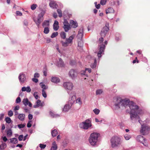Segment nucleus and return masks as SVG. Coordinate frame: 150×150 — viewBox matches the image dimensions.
I'll list each match as a JSON object with an SVG mask.
<instances>
[{
    "mask_svg": "<svg viewBox=\"0 0 150 150\" xmlns=\"http://www.w3.org/2000/svg\"><path fill=\"white\" fill-rule=\"evenodd\" d=\"M93 64H94V67H92V66H91V67L92 68H95L96 67V59L94 60Z\"/></svg>",
    "mask_w": 150,
    "mask_h": 150,
    "instance_id": "obj_59",
    "label": "nucleus"
},
{
    "mask_svg": "<svg viewBox=\"0 0 150 150\" xmlns=\"http://www.w3.org/2000/svg\"><path fill=\"white\" fill-rule=\"evenodd\" d=\"M10 140V142L11 143L16 144L18 142V140L17 139L15 138L11 139Z\"/></svg>",
    "mask_w": 150,
    "mask_h": 150,
    "instance_id": "obj_30",
    "label": "nucleus"
},
{
    "mask_svg": "<svg viewBox=\"0 0 150 150\" xmlns=\"http://www.w3.org/2000/svg\"><path fill=\"white\" fill-rule=\"evenodd\" d=\"M103 92V91L102 89H98L96 90V94L97 95H100Z\"/></svg>",
    "mask_w": 150,
    "mask_h": 150,
    "instance_id": "obj_38",
    "label": "nucleus"
},
{
    "mask_svg": "<svg viewBox=\"0 0 150 150\" xmlns=\"http://www.w3.org/2000/svg\"><path fill=\"white\" fill-rule=\"evenodd\" d=\"M51 134L53 137L56 136L58 134V132L57 130L56 129H54L52 130L51 131Z\"/></svg>",
    "mask_w": 150,
    "mask_h": 150,
    "instance_id": "obj_27",
    "label": "nucleus"
},
{
    "mask_svg": "<svg viewBox=\"0 0 150 150\" xmlns=\"http://www.w3.org/2000/svg\"><path fill=\"white\" fill-rule=\"evenodd\" d=\"M72 105L68 103L67 104H66L65 105L63 109V111L64 112L68 111L71 108Z\"/></svg>",
    "mask_w": 150,
    "mask_h": 150,
    "instance_id": "obj_15",
    "label": "nucleus"
},
{
    "mask_svg": "<svg viewBox=\"0 0 150 150\" xmlns=\"http://www.w3.org/2000/svg\"><path fill=\"white\" fill-rule=\"evenodd\" d=\"M8 136H11L12 135V132L11 129H9L6 132Z\"/></svg>",
    "mask_w": 150,
    "mask_h": 150,
    "instance_id": "obj_36",
    "label": "nucleus"
},
{
    "mask_svg": "<svg viewBox=\"0 0 150 150\" xmlns=\"http://www.w3.org/2000/svg\"><path fill=\"white\" fill-rule=\"evenodd\" d=\"M128 105L131 110L130 114L131 119L133 120L134 118L137 119H139V117L138 114H141L142 110L139 109V107L138 105H136L132 101H130L129 99H122L120 98H117L114 105L115 109L118 110L120 109L121 107L124 106L125 107Z\"/></svg>",
    "mask_w": 150,
    "mask_h": 150,
    "instance_id": "obj_1",
    "label": "nucleus"
},
{
    "mask_svg": "<svg viewBox=\"0 0 150 150\" xmlns=\"http://www.w3.org/2000/svg\"><path fill=\"white\" fill-rule=\"evenodd\" d=\"M97 3L96 2H95V4H96V7L97 9H99L100 8V4H98V5H97Z\"/></svg>",
    "mask_w": 150,
    "mask_h": 150,
    "instance_id": "obj_58",
    "label": "nucleus"
},
{
    "mask_svg": "<svg viewBox=\"0 0 150 150\" xmlns=\"http://www.w3.org/2000/svg\"><path fill=\"white\" fill-rule=\"evenodd\" d=\"M63 86L65 88L70 90H72L74 86L73 83L70 82H67L64 83Z\"/></svg>",
    "mask_w": 150,
    "mask_h": 150,
    "instance_id": "obj_8",
    "label": "nucleus"
},
{
    "mask_svg": "<svg viewBox=\"0 0 150 150\" xmlns=\"http://www.w3.org/2000/svg\"><path fill=\"white\" fill-rule=\"evenodd\" d=\"M37 5L36 4H33L31 6V9L33 10H34L37 7Z\"/></svg>",
    "mask_w": 150,
    "mask_h": 150,
    "instance_id": "obj_41",
    "label": "nucleus"
},
{
    "mask_svg": "<svg viewBox=\"0 0 150 150\" xmlns=\"http://www.w3.org/2000/svg\"><path fill=\"white\" fill-rule=\"evenodd\" d=\"M23 135H20L18 138V140L20 141H22L23 139Z\"/></svg>",
    "mask_w": 150,
    "mask_h": 150,
    "instance_id": "obj_53",
    "label": "nucleus"
},
{
    "mask_svg": "<svg viewBox=\"0 0 150 150\" xmlns=\"http://www.w3.org/2000/svg\"><path fill=\"white\" fill-rule=\"evenodd\" d=\"M37 94V92H35L34 93V96L35 98L37 99H38V95Z\"/></svg>",
    "mask_w": 150,
    "mask_h": 150,
    "instance_id": "obj_57",
    "label": "nucleus"
},
{
    "mask_svg": "<svg viewBox=\"0 0 150 150\" xmlns=\"http://www.w3.org/2000/svg\"><path fill=\"white\" fill-rule=\"evenodd\" d=\"M21 102V99L20 97H18L16 100V103H19Z\"/></svg>",
    "mask_w": 150,
    "mask_h": 150,
    "instance_id": "obj_49",
    "label": "nucleus"
},
{
    "mask_svg": "<svg viewBox=\"0 0 150 150\" xmlns=\"http://www.w3.org/2000/svg\"><path fill=\"white\" fill-rule=\"evenodd\" d=\"M114 11L113 9L111 8H109L106 10V14L113 13Z\"/></svg>",
    "mask_w": 150,
    "mask_h": 150,
    "instance_id": "obj_28",
    "label": "nucleus"
},
{
    "mask_svg": "<svg viewBox=\"0 0 150 150\" xmlns=\"http://www.w3.org/2000/svg\"><path fill=\"white\" fill-rule=\"evenodd\" d=\"M36 103L39 106H42V104L41 103V101L40 100H37Z\"/></svg>",
    "mask_w": 150,
    "mask_h": 150,
    "instance_id": "obj_44",
    "label": "nucleus"
},
{
    "mask_svg": "<svg viewBox=\"0 0 150 150\" xmlns=\"http://www.w3.org/2000/svg\"><path fill=\"white\" fill-rule=\"evenodd\" d=\"M93 112L96 115H98L99 113L100 110L97 108H95L93 110Z\"/></svg>",
    "mask_w": 150,
    "mask_h": 150,
    "instance_id": "obj_39",
    "label": "nucleus"
},
{
    "mask_svg": "<svg viewBox=\"0 0 150 150\" xmlns=\"http://www.w3.org/2000/svg\"><path fill=\"white\" fill-rule=\"evenodd\" d=\"M137 139L138 141L142 143L144 146H147L148 145L147 143L146 142V139L142 136L141 135L138 136L137 137Z\"/></svg>",
    "mask_w": 150,
    "mask_h": 150,
    "instance_id": "obj_9",
    "label": "nucleus"
},
{
    "mask_svg": "<svg viewBox=\"0 0 150 150\" xmlns=\"http://www.w3.org/2000/svg\"><path fill=\"white\" fill-rule=\"evenodd\" d=\"M16 14L17 15L21 16L22 15V13L19 11H16Z\"/></svg>",
    "mask_w": 150,
    "mask_h": 150,
    "instance_id": "obj_54",
    "label": "nucleus"
},
{
    "mask_svg": "<svg viewBox=\"0 0 150 150\" xmlns=\"http://www.w3.org/2000/svg\"><path fill=\"white\" fill-rule=\"evenodd\" d=\"M109 30V26L108 24H106L105 26H104L102 29L101 33L100 35L102 37H105L107 33Z\"/></svg>",
    "mask_w": 150,
    "mask_h": 150,
    "instance_id": "obj_7",
    "label": "nucleus"
},
{
    "mask_svg": "<svg viewBox=\"0 0 150 150\" xmlns=\"http://www.w3.org/2000/svg\"><path fill=\"white\" fill-rule=\"evenodd\" d=\"M42 94L44 98H45L47 97V96L45 90H44V89H42Z\"/></svg>",
    "mask_w": 150,
    "mask_h": 150,
    "instance_id": "obj_42",
    "label": "nucleus"
},
{
    "mask_svg": "<svg viewBox=\"0 0 150 150\" xmlns=\"http://www.w3.org/2000/svg\"><path fill=\"white\" fill-rule=\"evenodd\" d=\"M99 46V51L98 53V56L99 57H101V54L102 53V52H104L105 50V46L104 44H102Z\"/></svg>",
    "mask_w": 150,
    "mask_h": 150,
    "instance_id": "obj_12",
    "label": "nucleus"
},
{
    "mask_svg": "<svg viewBox=\"0 0 150 150\" xmlns=\"http://www.w3.org/2000/svg\"><path fill=\"white\" fill-rule=\"evenodd\" d=\"M18 126L19 128H23L25 126L24 124H19L18 125Z\"/></svg>",
    "mask_w": 150,
    "mask_h": 150,
    "instance_id": "obj_51",
    "label": "nucleus"
},
{
    "mask_svg": "<svg viewBox=\"0 0 150 150\" xmlns=\"http://www.w3.org/2000/svg\"><path fill=\"white\" fill-rule=\"evenodd\" d=\"M74 38L73 35L70 36L68 38H67L65 42L63 41L61 42L62 45L64 47H67L68 46L69 44L71 43L72 42V40Z\"/></svg>",
    "mask_w": 150,
    "mask_h": 150,
    "instance_id": "obj_6",
    "label": "nucleus"
},
{
    "mask_svg": "<svg viewBox=\"0 0 150 150\" xmlns=\"http://www.w3.org/2000/svg\"><path fill=\"white\" fill-rule=\"evenodd\" d=\"M64 25H67L69 24V23L68 22L67 20L66 19H64V22H63Z\"/></svg>",
    "mask_w": 150,
    "mask_h": 150,
    "instance_id": "obj_50",
    "label": "nucleus"
},
{
    "mask_svg": "<svg viewBox=\"0 0 150 150\" xmlns=\"http://www.w3.org/2000/svg\"><path fill=\"white\" fill-rule=\"evenodd\" d=\"M50 114L51 115V116L53 118L59 116V115L57 114H55L53 113V112L51 111L50 112Z\"/></svg>",
    "mask_w": 150,
    "mask_h": 150,
    "instance_id": "obj_32",
    "label": "nucleus"
},
{
    "mask_svg": "<svg viewBox=\"0 0 150 150\" xmlns=\"http://www.w3.org/2000/svg\"><path fill=\"white\" fill-rule=\"evenodd\" d=\"M40 85L41 87L44 89V90L46 89L47 88V87L46 86L45 84H43L42 83H40Z\"/></svg>",
    "mask_w": 150,
    "mask_h": 150,
    "instance_id": "obj_34",
    "label": "nucleus"
},
{
    "mask_svg": "<svg viewBox=\"0 0 150 150\" xmlns=\"http://www.w3.org/2000/svg\"><path fill=\"white\" fill-rule=\"evenodd\" d=\"M112 147L114 148L119 146L121 143V139L117 136L112 137L110 140Z\"/></svg>",
    "mask_w": 150,
    "mask_h": 150,
    "instance_id": "obj_2",
    "label": "nucleus"
},
{
    "mask_svg": "<svg viewBox=\"0 0 150 150\" xmlns=\"http://www.w3.org/2000/svg\"><path fill=\"white\" fill-rule=\"evenodd\" d=\"M100 134L99 133L94 132L91 134L89 138L98 141V137L100 136Z\"/></svg>",
    "mask_w": 150,
    "mask_h": 150,
    "instance_id": "obj_13",
    "label": "nucleus"
},
{
    "mask_svg": "<svg viewBox=\"0 0 150 150\" xmlns=\"http://www.w3.org/2000/svg\"><path fill=\"white\" fill-rule=\"evenodd\" d=\"M50 31L48 27H45L44 30V33L45 34H48Z\"/></svg>",
    "mask_w": 150,
    "mask_h": 150,
    "instance_id": "obj_35",
    "label": "nucleus"
},
{
    "mask_svg": "<svg viewBox=\"0 0 150 150\" xmlns=\"http://www.w3.org/2000/svg\"><path fill=\"white\" fill-rule=\"evenodd\" d=\"M49 5L50 7L54 8H57V4L54 1H50L49 4Z\"/></svg>",
    "mask_w": 150,
    "mask_h": 150,
    "instance_id": "obj_18",
    "label": "nucleus"
},
{
    "mask_svg": "<svg viewBox=\"0 0 150 150\" xmlns=\"http://www.w3.org/2000/svg\"><path fill=\"white\" fill-rule=\"evenodd\" d=\"M28 119L30 120H31L33 118V115L31 114H29L28 116Z\"/></svg>",
    "mask_w": 150,
    "mask_h": 150,
    "instance_id": "obj_64",
    "label": "nucleus"
},
{
    "mask_svg": "<svg viewBox=\"0 0 150 150\" xmlns=\"http://www.w3.org/2000/svg\"><path fill=\"white\" fill-rule=\"evenodd\" d=\"M76 99V97L75 95H73L71 96V97L70 98L68 103L71 105L74 103Z\"/></svg>",
    "mask_w": 150,
    "mask_h": 150,
    "instance_id": "obj_17",
    "label": "nucleus"
},
{
    "mask_svg": "<svg viewBox=\"0 0 150 150\" xmlns=\"http://www.w3.org/2000/svg\"><path fill=\"white\" fill-rule=\"evenodd\" d=\"M63 28L65 32H67L70 29V25L69 24L64 25Z\"/></svg>",
    "mask_w": 150,
    "mask_h": 150,
    "instance_id": "obj_26",
    "label": "nucleus"
},
{
    "mask_svg": "<svg viewBox=\"0 0 150 150\" xmlns=\"http://www.w3.org/2000/svg\"><path fill=\"white\" fill-rule=\"evenodd\" d=\"M106 0H101L100 4L102 5H104L106 4Z\"/></svg>",
    "mask_w": 150,
    "mask_h": 150,
    "instance_id": "obj_46",
    "label": "nucleus"
},
{
    "mask_svg": "<svg viewBox=\"0 0 150 150\" xmlns=\"http://www.w3.org/2000/svg\"><path fill=\"white\" fill-rule=\"evenodd\" d=\"M61 38L63 39H65L66 38V33L64 32H62L60 34Z\"/></svg>",
    "mask_w": 150,
    "mask_h": 150,
    "instance_id": "obj_31",
    "label": "nucleus"
},
{
    "mask_svg": "<svg viewBox=\"0 0 150 150\" xmlns=\"http://www.w3.org/2000/svg\"><path fill=\"white\" fill-rule=\"evenodd\" d=\"M124 137L126 140H128L131 138V137L129 135L126 134L124 136Z\"/></svg>",
    "mask_w": 150,
    "mask_h": 150,
    "instance_id": "obj_45",
    "label": "nucleus"
},
{
    "mask_svg": "<svg viewBox=\"0 0 150 150\" xmlns=\"http://www.w3.org/2000/svg\"><path fill=\"white\" fill-rule=\"evenodd\" d=\"M23 103L25 106L28 105L30 107H31L32 106V103L29 101L28 99L27 98L24 99L23 100Z\"/></svg>",
    "mask_w": 150,
    "mask_h": 150,
    "instance_id": "obj_14",
    "label": "nucleus"
},
{
    "mask_svg": "<svg viewBox=\"0 0 150 150\" xmlns=\"http://www.w3.org/2000/svg\"><path fill=\"white\" fill-rule=\"evenodd\" d=\"M57 146L56 142H54L52 144V146L50 150H57Z\"/></svg>",
    "mask_w": 150,
    "mask_h": 150,
    "instance_id": "obj_23",
    "label": "nucleus"
},
{
    "mask_svg": "<svg viewBox=\"0 0 150 150\" xmlns=\"http://www.w3.org/2000/svg\"><path fill=\"white\" fill-rule=\"evenodd\" d=\"M70 23L72 25L73 28H76L77 27L78 24L76 21H75L73 20H71L70 21Z\"/></svg>",
    "mask_w": 150,
    "mask_h": 150,
    "instance_id": "obj_21",
    "label": "nucleus"
},
{
    "mask_svg": "<svg viewBox=\"0 0 150 150\" xmlns=\"http://www.w3.org/2000/svg\"><path fill=\"white\" fill-rule=\"evenodd\" d=\"M18 79L20 82L22 83L25 82L26 79V77L25 74L21 73L19 76Z\"/></svg>",
    "mask_w": 150,
    "mask_h": 150,
    "instance_id": "obj_11",
    "label": "nucleus"
},
{
    "mask_svg": "<svg viewBox=\"0 0 150 150\" xmlns=\"http://www.w3.org/2000/svg\"><path fill=\"white\" fill-rule=\"evenodd\" d=\"M26 91L27 92H30L31 91V89L30 88L29 86H28L26 88Z\"/></svg>",
    "mask_w": 150,
    "mask_h": 150,
    "instance_id": "obj_55",
    "label": "nucleus"
},
{
    "mask_svg": "<svg viewBox=\"0 0 150 150\" xmlns=\"http://www.w3.org/2000/svg\"><path fill=\"white\" fill-rule=\"evenodd\" d=\"M51 81L52 82L55 83H57L60 82V79L57 77H52L51 78Z\"/></svg>",
    "mask_w": 150,
    "mask_h": 150,
    "instance_id": "obj_16",
    "label": "nucleus"
},
{
    "mask_svg": "<svg viewBox=\"0 0 150 150\" xmlns=\"http://www.w3.org/2000/svg\"><path fill=\"white\" fill-rule=\"evenodd\" d=\"M69 77L74 79L76 76L77 73L75 70L71 69L69 72Z\"/></svg>",
    "mask_w": 150,
    "mask_h": 150,
    "instance_id": "obj_10",
    "label": "nucleus"
},
{
    "mask_svg": "<svg viewBox=\"0 0 150 150\" xmlns=\"http://www.w3.org/2000/svg\"><path fill=\"white\" fill-rule=\"evenodd\" d=\"M46 145L40 144V147L41 149H44L46 147Z\"/></svg>",
    "mask_w": 150,
    "mask_h": 150,
    "instance_id": "obj_52",
    "label": "nucleus"
},
{
    "mask_svg": "<svg viewBox=\"0 0 150 150\" xmlns=\"http://www.w3.org/2000/svg\"><path fill=\"white\" fill-rule=\"evenodd\" d=\"M4 114L3 113L1 114L0 116V120H1L3 118Z\"/></svg>",
    "mask_w": 150,
    "mask_h": 150,
    "instance_id": "obj_63",
    "label": "nucleus"
},
{
    "mask_svg": "<svg viewBox=\"0 0 150 150\" xmlns=\"http://www.w3.org/2000/svg\"><path fill=\"white\" fill-rule=\"evenodd\" d=\"M45 11H42L40 14L38 15V17L37 20H34L35 22V23L36 24L38 27L42 21L43 19V16L45 13Z\"/></svg>",
    "mask_w": 150,
    "mask_h": 150,
    "instance_id": "obj_4",
    "label": "nucleus"
},
{
    "mask_svg": "<svg viewBox=\"0 0 150 150\" xmlns=\"http://www.w3.org/2000/svg\"><path fill=\"white\" fill-rule=\"evenodd\" d=\"M150 130V127L145 125H142L140 132L143 135L147 134Z\"/></svg>",
    "mask_w": 150,
    "mask_h": 150,
    "instance_id": "obj_5",
    "label": "nucleus"
},
{
    "mask_svg": "<svg viewBox=\"0 0 150 150\" xmlns=\"http://www.w3.org/2000/svg\"><path fill=\"white\" fill-rule=\"evenodd\" d=\"M25 115L24 114H20L19 115L18 118L21 121H23L24 120Z\"/></svg>",
    "mask_w": 150,
    "mask_h": 150,
    "instance_id": "obj_24",
    "label": "nucleus"
},
{
    "mask_svg": "<svg viewBox=\"0 0 150 150\" xmlns=\"http://www.w3.org/2000/svg\"><path fill=\"white\" fill-rule=\"evenodd\" d=\"M13 113L11 110H10L8 112V115L9 117H11L13 115Z\"/></svg>",
    "mask_w": 150,
    "mask_h": 150,
    "instance_id": "obj_48",
    "label": "nucleus"
},
{
    "mask_svg": "<svg viewBox=\"0 0 150 150\" xmlns=\"http://www.w3.org/2000/svg\"><path fill=\"white\" fill-rule=\"evenodd\" d=\"M76 103H79L80 104H82V102L81 101V99L80 98H79L76 100Z\"/></svg>",
    "mask_w": 150,
    "mask_h": 150,
    "instance_id": "obj_47",
    "label": "nucleus"
},
{
    "mask_svg": "<svg viewBox=\"0 0 150 150\" xmlns=\"http://www.w3.org/2000/svg\"><path fill=\"white\" fill-rule=\"evenodd\" d=\"M58 64L59 66L63 67L64 66V64L62 59L61 58L59 59V61L58 62Z\"/></svg>",
    "mask_w": 150,
    "mask_h": 150,
    "instance_id": "obj_25",
    "label": "nucleus"
},
{
    "mask_svg": "<svg viewBox=\"0 0 150 150\" xmlns=\"http://www.w3.org/2000/svg\"><path fill=\"white\" fill-rule=\"evenodd\" d=\"M83 35V34H78L77 37L78 39L81 40L82 39Z\"/></svg>",
    "mask_w": 150,
    "mask_h": 150,
    "instance_id": "obj_43",
    "label": "nucleus"
},
{
    "mask_svg": "<svg viewBox=\"0 0 150 150\" xmlns=\"http://www.w3.org/2000/svg\"><path fill=\"white\" fill-rule=\"evenodd\" d=\"M103 41V37H101L99 38L98 40V42L99 43H101Z\"/></svg>",
    "mask_w": 150,
    "mask_h": 150,
    "instance_id": "obj_61",
    "label": "nucleus"
},
{
    "mask_svg": "<svg viewBox=\"0 0 150 150\" xmlns=\"http://www.w3.org/2000/svg\"><path fill=\"white\" fill-rule=\"evenodd\" d=\"M58 25V22L57 21H55L53 25V29L55 30H57L59 29V27Z\"/></svg>",
    "mask_w": 150,
    "mask_h": 150,
    "instance_id": "obj_19",
    "label": "nucleus"
},
{
    "mask_svg": "<svg viewBox=\"0 0 150 150\" xmlns=\"http://www.w3.org/2000/svg\"><path fill=\"white\" fill-rule=\"evenodd\" d=\"M58 34V33L57 32H54L52 34L51 37L52 38H54L57 36Z\"/></svg>",
    "mask_w": 150,
    "mask_h": 150,
    "instance_id": "obj_40",
    "label": "nucleus"
},
{
    "mask_svg": "<svg viewBox=\"0 0 150 150\" xmlns=\"http://www.w3.org/2000/svg\"><path fill=\"white\" fill-rule=\"evenodd\" d=\"M92 126L91 120V119L86 120L85 121L81 123L79 126L80 128L85 129H87Z\"/></svg>",
    "mask_w": 150,
    "mask_h": 150,
    "instance_id": "obj_3",
    "label": "nucleus"
},
{
    "mask_svg": "<svg viewBox=\"0 0 150 150\" xmlns=\"http://www.w3.org/2000/svg\"><path fill=\"white\" fill-rule=\"evenodd\" d=\"M89 141L91 145L92 146H95L96 145L98 141L96 140L92 139L91 138H89Z\"/></svg>",
    "mask_w": 150,
    "mask_h": 150,
    "instance_id": "obj_20",
    "label": "nucleus"
},
{
    "mask_svg": "<svg viewBox=\"0 0 150 150\" xmlns=\"http://www.w3.org/2000/svg\"><path fill=\"white\" fill-rule=\"evenodd\" d=\"M32 80L33 81L36 83H37L38 81V79L36 78H33L32 79Z\"/></svg>",
    "mask_w": 150,
    "mask_h": 150,
    "instance_id": "obj_60",
    "label": "nucleus"
},
{
    "mask_svg": "<svg viewBox=\"0 0 150 150\" xmlns=\"http://www.w3.org/2000/svg\"><path fill=\"white\" fill-rule=\"evenodd\" d=\"M50 26L49 21L48 20L45 21L42 23V26L43 28L49 27Z\"/></svg>",
    "mask_w": 150,
    "mask_h": 150,
    "instance_id": "obj_22",
    "label": "nucleus"
},
{
    "mask_svg": "<svg viewBox=\"0 0 150 150\" xmlns=\"http://www.w3.org/2000/svg\"><path fill=\"white\" fill-rule=\"evenodd\" d=\"M5 121L8 124L10 123L11 122V118L8 117H7L5 118Z\"/></svg>",
    "mask_w": 150,
    "mask_h": 150,
    "instance_id": "obj_37",
    "label": "nucleus"
},
{
    "mask_svg": "<svg viewBox=\"0 0 150 150\" xmlns=\"http://www.w3.org/2000/svg\"><path fill=\"white\" fill-rule=\"evenodd\" d=\"M31 122V121H28V123L27 124V127H30L32 125H31V124L30 123V122Z\"/></svg>",
    "mask_w": 150,
    "mask_h": 150,
    "instance_id": "obj_56",
    "label": "nucleus"
},
{
    "mask_svg": "<svg viewBox=\"0 0 150 150\" xmlns=\"http://www.w3.org/2000/svg\"><path fill=\"white\" fill-rule=\"evenodd\" d=\"M57 11L59 17H61L62 16V12L61 10L60 9H57Z\"/></svg>",
    "mask_w": 150,
    "mask_h": 150,
    "instance_id": "obj_33",
    "label": "nucleus"
},
{
    "mask_svg": "<svg viewBox=\"0 0 150 150\" xmlns=\"http://www.w3.org/2000/svg\"><path fill=\"white\" fill-rule=\"evenodd\" d=\"M39 76V74L37 73H35L34 75V77L35 78H38Z\"/></svg>",
    "mask_w": 150,
    "mask_h": 150,
    "instance_id": "obj_62",
    "label": "nucleus"
},
{
    "mask_svg": "<svg viewBox=\"0 0 150 150\" xmlns=\"http://www.w3.org/2000/svg\"><path fill=\"white\" fill-rule=\"evenodd\" d=\"M6 147V145L4 143H2L0 145V149L3 150Z\"/></svg>",
    "mask_w": 150,
    "mask_h": 150,
    "instance_id": "obj_29",
    "label": "nucleus"
}]
</instances>
